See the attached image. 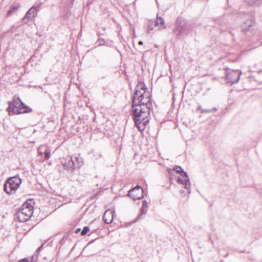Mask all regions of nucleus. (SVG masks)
Masks as SVG:
<instances>
[{"label": "nucleus", "mask_w": 262, "mask_h": 262, "mask_svg": "<svg viewBox=\"0 0 262 262\" xmlns=\"http://www.w3.org/2000/svg\"><path fill=\"white\" fill-rule=\"evenodd\" d=\"M191 31V26L182 18H178L176 23L175 33L181 36H185L189 33Z\"/></svg>", "instance_id": "4"}, {"label": "nucleus", "mask_w": 262, "mask_h": 262, "mask_svg": "<svg viewBox=\"0 0 262 262\" xmlns=\"http://www.w3.org/2000/svg\"><path fill=\"white\" fill-rule=\"evenodd\" d=\"M143 43V41H140L139 42V44L140 45H142Z\"/></svg>", "instance_id": "31"}, {"label": "nucleus", "mask_w": 262, "mask_h": 262, "mask_svg": "<svg viewBox=\"0 0 262 262\" xmlns=\"http://www.w3.org/2000/svg\"><path fill=\"white\" fill-rule=\"evenodd\" d=\"M61 163L64 169L71 173L74 171L76 165V162L74 160L73 158L71 157L62 159Z\"/></svg>", "instance_id": "8"}, {"label": "nucleus", "mask_w": 262, "mask_h": 262, "mask_svg": "<svg viewBox=\"0 0 262 262\" xmlns=\"http://www.w3.org/2000/svg\"><path fill=\"white\" fill-rule=\"evenodd\" d=\"M80 231V228H77L76 230L75 233H78Z\"/></svg>", "instance_id": "29"}, {"label": "nucleus", "mask_w": 262, "mask_h": 262, "mask_svg": "<svg viewBox=\"0 0 262 262\" xmlns=\"http://www.w3.org/2000/svg\"><path fill=\"white\" fill-rule=\"evenodd\" d=\"M145 91L146 90L143 91L142 94L140 95V98L139 99V100L143 99L145 97L149 96V94L148 92L147 91L146 92Z\"/></svg>", "instance_id": "21"}, {"label": "nucleus", "mask_w": 262, "mask_h": 262, "mask_svg": "<svg viewBox=\"0 0 262 262\" xmlns=\"http://www.w3.org/2000/svg\"><path fill=\"white\" fill-rule=\"evenodd\" d=\"M37 13L31 8H30L26 13V15L23 18L24 23L27 24L29 20L31 19L32 17H35L37 15Z\"/></svg>", "instance_id": "13"}, {"label": "nucleus", "mask_w": 262, "mask_h": 262, "mask_svg": "<svg viewBox=\"0 0 262 262\" xmlns=\"http://www.w3.org/2000/svg\"><path fill=\"white\" fill-rule=\"evenodd\" d=\"M155 25L160 28H165V21L160 16L157 15V18L155 23Z\"/></svg>", "instance_id": "14"}, {"label": "nucleus", "mask_w": 262, "mask_h": 262, "mask_svg": "<svg viewBox=\"0 0 262 262\" xmlns=\"http://www.w3.org/2000/svg\"><path fill=\"white\" fill-rule=\"evenodd\" d=\"M115 214L114 210H107L104 213L103 220L106 224H110L112 223L114 219V216Z\"/></svg>", "instance_id": "12"}, {"label": "nucleus", "mask_w": 262, "mask_h": 262, "mask_svg": "<svg viewBox=\"0 0 262 262\" xmlns=\"http://www.w3.org/2000/svg\"><path fill=\"white\" fill-rule=\"evenodd\" d=\"M38 152H39V155H42L43 154V152L42 151H38Z\"/></svg>", "instance_id": "33"}, {"label": "nucleus", "mask_w": 262, "mask_h": 262, "mask_svg": "<svg viewBox=\"0 0 262 262\" xmlns=\"http://www.w3.org/2000/svg\"><path fill=\"white\" fill-rule=\"evenodd\" d=\"M7 111L9 114L12 113L18 115L30 113L32 111V110L26 105L18 95H15L13 97L12 101L9 102Z\"/></svg>", "instance_id": "2"}, {"label": "nucleus", "mask_w": 262, "mask_h": 262, "mask_svg": "<svg viewBox=\"0 0 262 262\" xmlns=\"http://www.w3.org/2000/svg\"><path fill=\"white\" fill-rule=\"evenodd\" d=\"M89 230L90 228L88 226H84L81 232V234L82 235H84L89 232Z\"/></svg>", "instance_id": "22"}, {"label": "nucleus", "mask_w": 262, "mask_h": 262, "mask_svg": "<svg viewBox=\"0 0 262 262\" xmlns=\"http://www.w3.org/2000/svg\"><path fill=\"white\" fill-rule=\"evenodd\" d=\"M19 262H31L28 258H24L20 260H19Z\"/></svg>", "instance_id": "25"}, {"label": "nucleus", "mask_w": 262, "mask_h": 262, "mask_svg": "<svg viewBox=\"0 0 262 262\" xmlns=\"http://www.w3.org/2000/svg\"><path fill=\"white\" fill-rule=\"evenodd\" d=\"M147 208L143 207H141L140 210V214L138 216V220L142 218V215L145 214L147 212Z\"/></svg>", "instance_id": "18"}, {"label": "nucleus", "mask_w": 262, "mask_h": 262, "mask_svg": "<svg viewBox=\"0 0 262 262\" xmlns=\"http://www.w3.org/2000/svg\"><path fill=\"white\" fill-rule=\"evenodd\" d=\"M45 159L47 160L50 158L51 156L50 151V150H46L45 152Z\"/></svg>", "instance_id": "23"}, {"label": "nucleus", "mask_w": 262, "mask_h": 262, "mask_svg": "<svg viewBox=\"0 0 262 262\" xmlns=\"http://www.w3.org/2000/svg\"><path fill=\"white\" fill-rule=\"evenodd\" d=\"M98 42H99V45L100 46H102V45H103L105 43V41L103 39H98Z\"/></svg>", "instance_id": "26"}, {"label": "nucleus", "mask_w": 262, "mask_h": 262, "mask_svg": "<svg viewBox=\"0 0 262 262\" xmlns=\"http://www.w3.org/2000/svg\"><path fill=\"white\" fill-rule=\"evenodd\" d=\"M174 171H176L178 173H180L181 172L183 173V175H182V178L179 177L178 178V182L184 185V188L188 190V193H189L190 192L191 185L187 173L186 172H184L183 169L180 166H177L176 168H173L172 170L170 169L169 171V173L171 174V172Z\"/></svg>", "instance_id": "6"}, {"label": "nucleus", "mask_w": 262, "mask_h": 262, "mask_svg": "<svg viewBox=\"0 0 262 262\" xmlns=\"http://www.w3.org/2000/svg\"><path fill=\"white\" fill-rule=\"evenodd\" d=\"M259 3V4H262V0H257Z\"/></svg>", "instance_id": "32"}, {"label": "nucleus", "mask_w": 262, "mask_h": 262, "mask_svg": "<svg viewBox=\"0 0 262 262\" xmlns=\"http://www.w3.org/2000/svg\"><path fill=\"white\" fill-rule=\"evenodd\" d=\"M142 207H145L147 208H148V203L146 201H144L143 202Z\"/></svg>", "instance_id": "27"}, {"label": "nucleus", "mask_w": 262, "mask_h": 262, "mask_svg": "<svg viewBox=\"0 0 262 262\" xmlns=\"http://www.w3.org/2000/svg\"><path fill=\"white\" fill-rule=\"evenodd\" d=\"M255 28V23L251 20H248L242 26V30L248 35L253 34Z\"/></svg>", "instance_id": "11"}, {"label": "nucleus", "mask_w": 262, "mask_h": 262, "mask_svg": "<svg viewBox=\"0 0 262 262\" xmlns=\"http://www.w3.org/2000/svg\"><path fill=\"white\" fill-rule=\"evenodd\" d=\"M258 41H259V45H262V40H261L259 39V40H258Z\"/></svg>", "instance_id": "30"}, {"label": "nucleus", "mask_w": 262, "mask_h": 262, "mask_svg": "<svg viewBox=\"0 0 262 262\" xmlns=\"http://www.w3.org/2000/svg\"><path fill=\"white\" fill-rule=\"evenodd\" d=\"M229 70V68H225V71H227V70Z\"/></svg>", "instance_id": "34"}, {"label": "nucleus", "mask_w": 262, "mask_h": 262, "mask_svg": "<svg viewBox=\"0 0 262 262\" xmlns=\"http://www.w3.org/2000/svg\"><path fill=\"white\" fill-rule=\"evenodd\" d=\"M21 183V179L18 176L9 178L4 184V190L9 195L15 193Z\"/></svg>", "instance_id": "3"}, {"label": "nucleus", "mask_w": 262, "mask_h": 262, "mask_svg": "<svg viewBox=\"0 0 262 262\" xmlns=\"http://www.w3.org/2000/svg\"><path fill=\"white\" fill-rule=\"evenodd\" d=\"M33 208L28 203L24 204L17 212L18 220L20 222L27 221L33 214Z\"/></svg>", "instance_id": "5"}, {"label": "nucleus", "mask_w": 262, "mask_h": 262, "mask_svg": "<svg viewBox=\"0 0 262 262\" xmlns=\"http://www.w3.org/2000/svg\"><path fill=\"white\" fill-rule=\"evenodd\" d=\"M45 244H42L36 251L35 254L38 255Z\"/></svg>", "instance_id": "24"}, {"label": "nucleus", "mask_w": 262, "mask_h": 262, "mask_svg": "<svg viewBox=\"0 0 262 262\" xmlns=\"http://www.w3.org/2000/svg\"><path fill=\"white\" fill-rule=\"evenodd\" d=\"M245 1L251 6H259L260 5L257 0H245Z\"/></svg>", "instance_id": "17"}, {"label": "nucleus", "mask_w": 262, "mask_h": 262, "mask_svg": "<svg viewBox=\"0 0 262 262\" xmlns=\"http://www.w3.org/2000/svg\"><path fill=\"white\" fill-rule=\"evenodd\" d=\"M41 5H42L41 2L39 0H38V1H37L35 3L34 5L31 8L32 10H33L34 11H35V12H36V13H37L38 11L40 9V8Z\"/></svg>", "instance_id": "16"}, {"label": "nucleus", "mask_w": 262, "mask_h": 262, "mask_svg": "<svg viewBox=\"0 0 262 262\" xmlns=\"http://www.w3.org/2000/svg\"><path fill=\"white\" fill-rule=\"evenodd\" d=\"M74 160L76 162V167H80L82 165V161L81 158L79 157H74L73 158Z\"/></svg>", "instance_id": "19"}, {"label": "nucleus", "mask_w": 262, "mask_h": 262, "mask_svg": "<svg viewBox=\"0 0 262 262\" xmlns=\"http://www.w3.org/2000/svg\"><path fill=\"white\" fill-rule=\"evenodd\" d=\"M241 74L242 71L241 70H232L226 73L225 78L227 80L228 82L233 84L238 82Z\"/></svg>", "instance_id": "7"}, {"label": "nucleus", "mask_w": 262, "mask_h": 262, "mask_svg": "<svg viewBox=\"0 0 262 262\" xmlns=\"http://www.w3.org/2000/svg\"><path fill=\"white\" fill-rule=\"evenodd\" d=\"M151 106L149 96L145 97L143 99H139L136 106L132 107V116L136 126L140 131H143L148 125L150 108Z\"/></svg>", "instance_id": "1"}, {"label": "nucleus", "mask_w": 262, "mask_h": 262, "mask_svg": "<svg viewBox=\"0 0 262 262\" xmlns=\"http://www.w3.org/2000/svg\"><path fill=\"white\" fill-rule=\"evenodd\" d=\"M128 195L134 200H140L144 196L143 189L140 186L137 185L128 191Z\"/></svg>", "instance_id": "9"}, {"label": "nucleus", "mask_w": 262, "mask_h": 262, "mask_svg": "<svg viewBox=\"0 0 262 262\" xmlns=\"http://www.w3.org/2000/svg\"><path fill=\"white\" fill-rule=\"evenodd\" d=\"M198 110L201 111V113H212V110H206V109H202L201 105H199L198 106Z\"/></svg>", "instance_id": "20"}, {"label": "nucleus", "mask_w": 262, "mask_h": 262, "mask_svg": "<svg viewBox=\"0 0 262 262\" xmlns=\"http://www.w3.org/2000/svg\"><path fill=\"white\" fill-rule=\"evenodd\" d=\"M20 6L19 4H15L11 6L9 9L7 11V15L8 16H10L15 11H16L19 8Z\"/></svg>", "instance_id": "15"}, {"label": "nucleus", "mask_w": 262, "mask_h": 262, "mask_svg": "<svg viewBox=\"0 0 262 262\" xmlns=\"http://www.w3.org/2000/svg\"><path fill=\"white\" fill-rule=\"evenodd\" d=\"M147 89L144 83H141L136 86L135 93L133 98L132 107H135L136 103L140 98V95L142 94L143 91Z\"/></svg>", "instance_id": "10"}, {"label": "nucleus", "mask_w": 262, "mask_h": 262, "mask_svg": "<svg viewBox=\"0 0 262 262\" xmlns=\"http://www.w3.org/2000/svg\"><path fill=\"white\" fill-rule=\"evenodd\" d=\"M218 108L217 107H213L211 110L212 112H216L217 111Z\"/></svg>", "instance_id": "28"}]
</instances>
